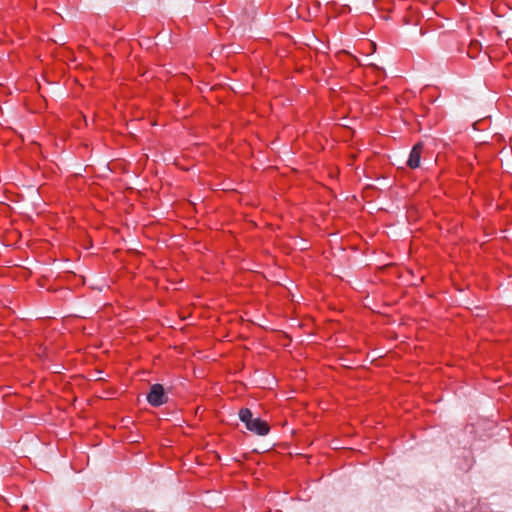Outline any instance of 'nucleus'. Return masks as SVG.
Returning a JSON list of instances; mask_svg holds the SVG:
<instances>
[{"label": "nucleus", "mask_w": 512, "mask_h": 512, "mask_svg": "<svg viewBox=\"0 0 512 512\" xmlns=\"http://www.w3.org/2000/svg\"><path fill=\"white\" fill-rule=\"evenodd\" d=\"M239 419L245 424L247 430L258 436H265L270 431L269 424L260 417H253V413L249 408L240 409Z\"/></svg>", "instance_id": "nucleus-1"}, {"label": "nucleus", "mask_w": 512, "mask_h": 512, "mask_svg": "<svg viewBox=\"0 0 512 512\" xmlns=\"http://www.w3.org/2000/svg\"><path fill=\"white\" fill-rule=\"evenodd\" d=\"M147 401L150 405L158 407L167 401L164 388L161 384H153L147 395Z\"/></svg>", "instance_id": "nucleus-2"}, {"label": "nucleus", "mask_w": 512, "mask_h": 512, "mask_svg": "<svg viewBox=\"0 0 512 512\" xmlns=\"http://www.w3.org/2000/svg\"><path fill=\"white\" fill-rule=\"evenodd\" d=\"M423 143L421 142H418L417 144H415L410 152V155H409V158H408V161H407V165L411 168V169H416L420 166V160H421V154H422V151H423Z\"/></svg>", "instance_id": "nucleus-3"}]
</instances>
